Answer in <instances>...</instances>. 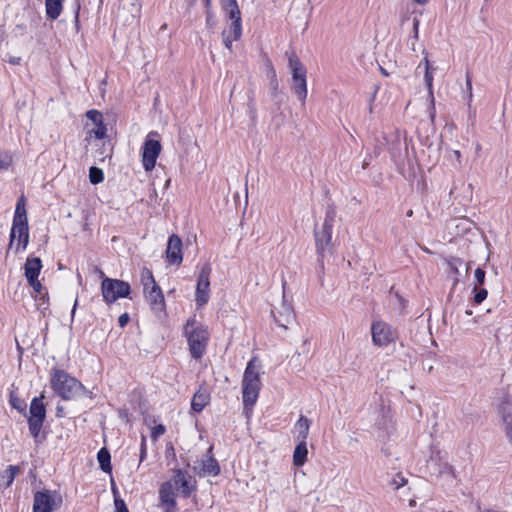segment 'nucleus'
I'll list each match as a JSON object with an SVG mask.
<instances>
[{
    "label": "nucleus",
    "instance_id": "f257e3e1",
    "mask_svg": "<svg viewBox=\"0 0 512 512\" xmlns=\"http://www.w3.org/2000/svg\"><path fill=\"white\" fill-rule=\"evenodd\" d=\"M175 490L184 498H189L196 490V481L188 473L181 469L174 470L171 480L162 483L159 489L161 507L165 512H177Z\"/></svg>",
    "mask_w": 512,
    "mask_h": 512
},
{
    "label": "nucleus",
    "instance_id": "f03ea898",
    "mask_svg": "<svg viewBox=\"0 0 512 512\" xmlns=\"http://www.w3.org/2000/svg\"><path fill=\"white\" fill-rule=\"evenodd\" d=\"M261 364L252 358L246 366L242 379V398L246 409H251L256 403L261 390Z\"/></svg>",
    "mask_w": 512,
    "mask_h": 512
},
{
    "label": "nucleus",
    "instance_id": "7ed1b4c3",
    "mask_svg": "<svg viewBox=\"0 0 512 512\" xmlns=\"http://www.w3.org/2000/svg\"><path fill=\"white\" fill-rule=\"evenodd\" d=\"M50 382L54 392L64 400L75 399L86 392L80 381L60 369L52 370Z\"/></svg>",
    "mask_w": 512,
    "mask_h": 512
},
{
    "label": "nucleus",
    "instance_id": "20e7f679",
    "mask_svg": "<svg viewBox=\"0 0 512 512\" xmlns=\"http://www.w3.org/2000/svg\"><path fill=\"white\" fill-rule=\"evenodd\" d=\"M183 333L187 338L191 356L200 359L206 352L209 341L207 327L198 323L195 318H190L183 327Z\"/></svg>",
    "mask_w": 512,
    "mask_h": 512
},
{
    "label": "nucleus",
    "instance_id": "39448f33",
    "mask_svg": "<svg viewBox=\"0 0 512 512\" xmlns=\"http://www.w3.org/2000/svg\"><path fill=\"white\" fill-rule=\"evenodd\" d=\"M143 294L146 302L154 313L160 314L165 310V299L160 286L156 283L152 271L143 267L140 273Z\"/></svg>",
    "mask_w": 512,
    "mask_h": 512
},
{
    "label": "nucleus",
    "instance_id": "423d86ee",
    "mask_svg": "<svg viewBox=\"0 0 512 512\" xmlns=\"http://www.w3.org/2000/svg\"><path fill=\"white\" fill-rule=\"evenodd\" d=\"M288 67L292 73L291 89L298 99L304 103L307 97V70L295 53L290 54L288 58Z\"/></svg>",
    "mask_w": 512,
    "mask_h": 512
},
{
    "label": "nucleus",
    "instance_id": "0eeeda50",
    "mask_svg": "<svg viewBox=\"0 0 512 512\" xmlns=\"http://www.w3.org/2000/svg\"><path fill=\"white\" fill-rule=\"evenodd\" d=\"M130 291V284L119 279L105 277L101 284L102 296L107 304H112L120 298L128 297Z\"/></svg>",
    "mask_w": 512,
    "mask_h": 512
},
{
    "label": "nucleus",
    "instance_id": "6e6552de",
    "mask_svg": "<svg viewBox=\"0 0 512 512\" xmlns=\"http://www.w3.org/2000/svg\"><path fill=\"white\" fill-rule=\"evenodd\" d=\"M63 503L62 495L56 490L37 491L33 499V512H53Z\"/></svg>",
    "mask_w": 512,
    "mask_h": 512
},
{
    "label": "nucleus",
    "instance_id": "1a4fd4ad",
    "mask_svg": "<svg viewBox=\"0 0 512 512\" xmlns=\"http://www.w3.org/2000/svg\"><path fill=\"white\" fill-rule=\"evenodd\" d=\"M372 342L378 347H386L394 343L398 338V333L390 324L378 320L371 325Z\"/></svg>",
    "mask_w": 512,
    "mask_h": 512
},
{
    "label": "nucleus",
    "instance_id": "9d476101",
    "mask_svg": "<svg viewBox=\"0 0 512 512\" xmlns=\"http://www.w3.org/2000/svg\"><path fill=\"white\" fill-rule=\"evenodd\" d=\"M43 399L44 396L40 395L39 397H35L30 404L28 424L29 431L35 439L38 438L46 417V409L43 404Z\"/></svg>",
    "mask_w": 512,
    "mask_h": 512
},
{
    "label": "nucleus",
    "instance_id": "9b49d317",
    "mask_svg": "<svg viewBox=\"0 0 512 512\" xmlns=\"http://www.w3.org/2000/svg\"><path fill=\"white\" fill-rule=\"evenodd\" d=\"M314 235L319 262L322 264L323 259L331 255L333 250L331 226H315Z\"/></svg>",
    "mask_w": 512,
    "mask_h": 512
},
{
    "label": "nucleus",
    "instance_id": "f8f14e48",
    "mask_svg": "<svg viewBox=\"0 0 512 512\" xmlns=\"http://www.w3.org/2000/svg\"><path fill=\"white\" fill-rule=\"evenodd\" d=\"M211 266L210 264H205L199 273L197 287H196V297L195 301L198 306L205 305L209 300V289H210V274H211Z\"/></svg>",
    "mask_w": 512,
    "mask_h": 512
},
{
    "label": "nucleus",
    "instance_id": "ddd939ff",
    "mask_svg": "<svg viewBox=\"0 0 512 512\" xmlns=\"http://www.w3.org/2000/svg\"><path fill=\"white\" fill-rule=\"evenodd\" d=\"M161 152V144L158 140L146 139L143 145L142 163L146 171H151Z\"/></svg>",
    "mask_w": 512,
    "mask_h": 512
},
{
    "label": "nucleus",
    "instance_id": "4468645a",
    "mask_svg": "<svg viewBox=\"0 0 512 512\" xmlns=\"http://www.w3.org/2000/svg\"><path fill=\"white\" fill-rule=\"evenodd\" d=\"M271 314L275 322L284 329H287L288 325L295 319V313L292 305L285 299L284 295L279 307H275L271 311Z\"/></svg>",
    "mask_w": 512,
    "mask_h": 512
},
{
    "label": "nucleus",
    "instance_id": "2eb2a0df",
    "mask_svg": "<svg viewBox=\"0 0 512 512\" xmlns=\"http://www.w3.org/2000/svg\"><path fill=\"white\" fill-rule=\"evenodd\" d=\"M29 242V226H12L10 232L9 249L15 252L24 251Z\"/></svg>",
    "mask_w": 512,
    "mask_h": 512
},
{
    "label": "nucleus",
    "instance_id": "dca6fc26",
    "mask_svg": "<svg viewBox=\"0 0 512 512\" xmlns=\"http://www.w3.org/2000/svg\"><path fill=\"white\" fill-rule=\"evenodd\" d=\"M166 258L170 264L175 265H180L183 260L182 240L175 234H172L168 239Z\"/></svg>",
    "mask_w": 512,
    "mask_h": 512
},
{
    "label": "nucleus",
    "instance_id": "f3484780",
    "mask_svg": "<svg viewBox=\"0 0 512 512\" xmlns=\"http://www.w3.org/2000/svg\"><path fill=\"white\" fill-rule=\"evenodd\" d=\"M86 117L90 120L94 127L88 129L90 137L94 136L96 139H103L106 136L107 128L103 122V115L97 110H89Z\"/></svg>",
    "mask_w": 512,
    "mask_h": 512
},
{
    "label": "nucleus",
    "instance_id": "a211bd4d",
    "mask_svg": "<svg viewBox=\"0 0 512 512\" xmlns=\"http://www.w3.org/2000/svg\"><path fill=\"white\" fill-rule=\"evenodd\" d=\"M212 447L209 448L208 453L201 460V469L199 474L217 476L220 473V466L218 461L210 455Z\"/></svg>",
    "mask_w": 512,
    "mask_h": 512
},
{
    "label": "nucleus",
    "instance_id": "6ab92c4d",
    "mask_svg": "<svg viewBox=\"0 0 512 512\" xmlns=\"http://www.w3.org/2000/svg\"><path fill=\"white\" fill-rule=\"evenodd\" d=\"M210 402V393L208 389L200 387L193 395L191 408L195 412H201Z\"/></svg>",
    "mask_w": 512,
    "mask_h": 512
},
{
    "label": "nucleus",
    "instance_id": "aec40b11",
    "mask_svg": "<svg viewBox=\"0 0 512 512\" xmlns=\"http://www.w3.org/2000/svg\"><path fill=\"white\" fill-rule=\"evenodd\" d=\"M233 6L234 8L229 10V18L232 20V23L227 34L233 36V39H239L242 33L241 13L238 5L233 4Z\"/></svg>",
    "mask_w": 512,
    "mask_h": 512
},
{
    "label": "nucleus",
    "instance_id": "412c9836",
    "mask_svg": "<svg viewBox=\"0 0 512 512\" xmlns=\"http://www.w3.org/2000/svg\"><path fill=\"white\" fill-rule=\"evenodd\" d=\"M42 268V263L40 258H28L24 269H25V277L28 282H33L39 276L40 270Z\"/></svg>",
    "mask_w": 512,
    "mask_h": 512
},
{
    "label": "nucleus",
    "instance_id": "4be33fe9",
    "mask_svg": "<svg viewBox=\"0 0 512 512\" xmlns=\"http://www.w3.org/2000/svg\"><path fill=\"white\" fill-rule=\"evenodd\" d=\"M308 449L306 441H299L293 452V464L301 467L307 461Z\"/></svg>",
    "mask_w": 512,
    "mask_h": 512
},
{
    "label": "nucleus",
    "instance_id": "5701e85b",
    "mask_svg": "<svg viewBox=\"0 0 512 512\" xmlns=\"http://www.w3.org/2000/svg\"><path fill=\"white\" fill-rule=\"evenodd\" d=\"M27 211H26V200L22 195L17 203L15 208V214L12 224H27Z\"/></svg>",
    "mask_w": 512,
    "mask_h": 512
},
{
    "label": "nucleus",
    "instance_id": "b1692460",
    "mask_svg": "<svg viewBox=\"0 0 512 512\" xmlns=\"http://www.w3.org/2000/svg\"><path fill=\"white\" fill-rule=\"evenodd\" d=\"M64 0H45L46 15L49 19H57L63 8Z\"/></svg>",
    "mask_w": 512,
    "mask_h": 512
},
{
    "label": "nucleus",
    "instance_id": "393cba45",
    "mask_svg": "<svg viewBox=\"0 0 512 512\" xmlns=\"http://www.w3.org/2000/svg\"><path fill=\"white\" fill-rule=\"evenodd\" d=\"M18 472V466L9 465L2 473H0V485L4 488H8L13 483Z\"/></svg>",
    "mask_w": 512,
    "mask_h": 512
},
{
    "label": "nucleus",
    "instance_id": "a878e982",
    "mask_svg": "<svg viewBox=\"0 0 512 512\" xmlns=\"http://www.w3.org/2000/svg\"><path fill=\"white\" fill-rule=\"evenodd\" d=\"M295 429L297 431V439L299 441H306L310 429V420L305 416H301L295 424Z\"/></svg>",
    "mask_w": 512,
    "mask_h": 512
},
{
    "label": "nucleus",
    "instance_id": "bb28decb",
    "mask_svg": "<svg viewBox=\"0 0 512 512\" xmlns=\"http://www.w3.org/2000/svg\"><path fill=\"white\" fill-rule=\"evenodd\" d=\"M97 459L100 465V468L106 472L110 473L112 470L111 463H110V453L106 448L100 449V451L97 454Z\"/></svg>",
    "mask_w": 512,
    "mask_h": 512
},
{
    "label": "nucleus",
    "instance_id": "cd10ccee",
    "mask_svg": "<svg viewBox=\"0 0 512 512\" xmlns=\"http://www.w3.org/2000/svg\"><path fill=\"white\" fill-rule=\"evenodd\" d=\"M89 180L92 184H99L104 180L102 169L92 166L89 169Z\"/></svg>",
    "mask_w": 512,
    "mask_h": 512
},
{
    "label": "nucleus",
    "instance_id": "c85d7f7f",
    "mask_svg": "<svg viewBox=\"0 0 512 512\" xmlns=\"http://www.w3.org/2000/svg\"><path fill=\"white\" fill-rule=\"evenodd\" d=\"M32 288L34 289V291L39 295V301L40 302V306H43L44 304H47V295L46 294H42V285L41 283L39 282L38 278L36 280H34L33 282H28Z\"/></svg>",
    "mask_w": 512,
    "mask_h": 512
},
{
    "label": "nucleus",
    "instance_id": "c756f323",
    "mask_svg": "<svg viewBox=\"0 0 512 512\" xmlns=\"http://www.w3.org/2000/svg\"><path fill=\"white\" fill-rule=\"evenodd\" d=\"M12 163V156L7 151L0 150V170H7Z\"/></svg>",
    "mask_w": 512,
    "mask_h": 512
},
{
    "label": "nucleus",
    "instance_id": "7c9ffc66",
    "mask_svg": "<svg viewBox=\"0 0 512 512\" xmlns=\"http://www.w3.org/2000/svg\"><path fill=\"white\" fill-rule=\"evenodd\" d=\"M504 430L509 441L512 442V415L506 414L502 418Z\"/></svg>",
    "mask_w": 512,
    "mask_h": 512
},
{
    "label": "nucleus",
    "instance_id": "2f4dec72",
    "mask_svg": "<svg viewBox=\"0 0 512 512\" xmlns=\"http://www.w3.org/2000/svg\"><path fill=\"white\" fill-rule=\"evenodd\" d=\"M474 301L476 304L482 303L488 295V292L485 288H479L477 285L474 287Z\"/></svg>",
    "mask_w": 512,
    "mask_h": 512
},
{
    "label": "nucleus",
    "instance_id": "473e14b6",
    "mask_svg": "<svg viewBox=\"0 0 512 512\" xmlns=\"http://www.w3.org/2000/svg\"><path fill=\"white\" fill-rule=\"evenodd\" d=\"M424 80L428 88L429 95L433 97V75L430 69L427 68L425 71Z\"/></svg>",
    "mask_w": 512,
    "mask_h": 512
},
{
    "label": "nucleus",
    "instance_id": "72a5a7b5",
    "mask_svg": "<svg viewBox=\"0 0 512 512\" xmlns=\"http://www.w3.org/2000/svg\"><path fill=\"white\" fill-rule=\"evenodd\" d=\"M115 512H129L123 499L115 497L114 499Z\"/></svg>",
    "mask_w": 512,
    "mask_h": 512
},
{
    "label": "nucleus",
    "instance_id": "f704fd0d",
    "mask_svg": "<svg viewBox=\"0 0 512 512\" xmlns=\"http://www.w3.org/2000/svg\"><path fill=\"white\" fill-rule=\"evenodd\" d=\"M476 285L482 286L485 281V271L482 268H477L474 273Z\"/></svg>",
    "mask_w": 512,
    "mask_h": 512
},
{
    "label": "nucleus",
    "instance_id": "c9c22d12",
    "mask_svg": "<svg viewBox=\"0 0 512 512\" xmlns=\"http://www.w3.org/2000/svg\"><path fill=\"white\" fill-rule=\"evenodd\" d=\"M164 433H165V427L162 424H159L152 429L151 437L153 439H157L159 436L163 435Z\"/></svg>",
    "mask_w": 512,
    "mask_h": 512
},
{
    "label": "nucleus",
    "instance_id": "e433bc0d",
    "mask_svg": "<svg viewBox=\"0 0 512 512\" xmlns=\"http://www.w3.org/2000/svg\"><path fill=\"white\" fill-rule=\"evenodd\" d=\"M222 36H223L224 45L228 49H231L232 43L234 41L238 40V39H233V36H231L230 34H227V31H223Z\"/></svg>",
    "mask_w": 512,
    "mask_h": 512
},
{
    "label": "nucleus",
    "instance_id": "4c0bfd02",
    "mask_svg": "<svg viewBox=\"0 0 512 512\" xmlns=\"http://www.w3.org/2000/svg\"><path fill=\"white\" fill-rule=\"evenodd\" d=\"M146 457V438L142 437L141 440V449H140V462H142Z\"/></svg>",
    "mask_w": 512,
    "mask_h": 512
},
{
    "label": "nucleus",
    "instance_id": "58836bf2",
    "mask_svg": "<svg viewBox=\"0 0 512 512\" xmlns=\"http://www.w3.org/2000/svg\"><path fill=\"white\" fill-rule=\"evenodd\" d=\"M221 1H222V5H223L224 9L227 10L228 12L230 9L234 8L233 3H234V5H238L236 0H221Z\"/></svg>",
    "mask_w": 512,
    "mask_h": 512
},
{
    "label": "nucleus",
    "instance_id": "ea45409f",
    "mask_svg": "<svg viewBox=\"0 0 512 512\" xmlns=\"http://www.w3.org/2000/svg\"><path fill=\"white\" fill-rule=\"evenodd\" d=\"M128 321H129V316L127 313L120 315L118 318V322L121 327H124L128 323Z\"/></svg>",
    "mask_w": 512,
    "mask_h": 512
},
{
    "label": "nucleus",
    "instance_id": "a19ab883",
    "mask_svg": "<svg viewBox=\"0 0 512 512\" xmlns=\"http://www.w3.org/2000/svg\"><path fill=\"white\" fill-rule=\"evenodd\" d=\"M466 86L469 91V99L472 98V81L469 74L466 75Z\"/></svg>",
    "mask_w": 512,
    "mask_h": 512
},
{
    "label": "nucleus",
    "instance_id": "79ce46f5",
    "mask_svg": "<svg viewBox=\"0 0 512 512\" xmlns=\"http://www.w3.org/2000/svg\"><path fill=\"white\" fill-rule=\"evenodd\" d=\"M397 477L400 480L397 481L396 479H394V484L396 485V488L398 489L399 487L403 486L406 483V480L404 479V477H402L400 475H397Z\"/></svg>",
    "mask_w": 512,
    "mask_h": 512
},
{
    "label": "nucleus",
    "instance_id": "37998d69",
    "mask_svg": "<svg viewBox=\"0 0 512 512\" xmlns=\"http://www.w3.org/2000/svg\"><path fill=\"white\" fill-rule=\"evenodd\" d=\"M418 26H419V20L417 18H414L413 19V30H414V33H415V38L418 37Z\"/></svg>",
    "mask_w": 512,
    "mask_h": 512
},
{
    "label": "nucleus",
    "instance_id": "c03bdc74",
    "mask_svg": "<svg viewBox=\"0 0 512 512\" xmlns=\"http://www.w3.org/2000/svg\"><path fill=\"white\" fill-rule=\"evenodd\" d=\"M272 96L273 97H276V95L278 94V83L276 81L272 82V92H271Z\"/></svg>",
    "mask_w": 512,
    "mask_h": 512
},
{
    "label": "nucleus",
    "instance_id": "a18cd8bd",
    "mask_svg": "<svg viewBox=\"0 0 512 512\" xmlns=\"http://www.w3.org/2000/svg\"><path fill=\"white\" fill-rule=\"evenodd\" d=\"M206 15H207V17H206L207 24L208 25H212L213 15H212V13L210 12L209 9H207Z\"/></svg>",
    "mask_w": 512,
    "mask_h": 512
},
{
    "label": "nucleus",
    "instance_id": "49530a36",
    "mask_svg": "<svg viewBox=\"0 0 512 512\" xmlns=\"http://www.w3.org/2000/svg\"><path fill=\"white\" fill-rule=\"evenodd\" d=\"M422 63L425 66V71H427V68L431 69L430 68V63H429V60H428L427 56L424 57L423 61L419 64V67L422 65Z\"/></svg>",
    "mask_w": 512,
    "mask_h": 512
},
{
    "label": "nucleus",
    "instance_id": "de8ad7c7",
    "mask_svg": "<svg viewBox=\"0 0 512 512\" xmlns=\"http://www.w3.org/2000/svg\"><path fill=\"white\" fill-rule=\"evenodd\" d=\"M449 266H450V269L451 271L454 273V274H458V268L457 266L453 263V262H449Z\"/></svg>",
    "mask_w": 512,
    "mask_h": 512
},
{
    "label": "nucleus",
    "instance_id": "09e8293b",
    "mask_svg": "<svg viewBox=\"0 0 512 512\" xmlns=\"http://www.w3.org/2000/svg\"><path fill=\"white\" fill-rule=\"evenodd\" d=\"M79 10H80V3L77 2L76 10H75V20H76V22H78Z\"/></svg>",
    "mask_w": 512,
    "mask_h": 512
},
{
    "label": "nucleus",
    "instance_id": "8fccbe9b",
    "mask_svg": "<svg viewBox=\"0 0 512 512\" xmlns=\"http://www.w3.org/2000/svg\"><path fill=\"white\" fill-rule=\"evenodd\" d=\"M77 304H78V300L76 299V300H75V302H74V305H73L72 312H71L72 318L74 317V314H75V311H76Z\"/></svg>",
    "mask_w": 512,
    "mask_h": 512
},
{
    "label": "nucleus",
    "instance_id": "3c124183",
    "mask_svg": "<svg viewBox=\"0 0 512 512\" xmlns=\"http://www.w3.org/2000/svg\"><path fill=\"white\" fill-rule=\"evenodd\" d=\"M413 1L419 5H425L428 3L429 0H413Z\"/></svg>",
    "mask_w": 512,
    "mask_h": 512
},
{
    "label": "nucleus",
    "instance_id": "603ef678",
    "mask_svg": "<svg viewBox=\"0 0 512 512\" xmlns=\"http://www.w3.org/2000/svg\"><path fill=\"white\" fill-rule=\"evenodd\" d=\"M19 61H20V58H13V59H11V60H10V62H11L12 64H18V63H19Z\"/></svg>",
    "mask_w": 512,
    "mask_h": 512
},
{
    "label": "nucleus",
    "instance_id": "864d4df0",
    "mask_svg": "<svg viewBox=\"0 0 512 512\" xmlns=\"http://www.w3.org/2000/svg\"><path fill=\"white\" fill-rule=\"evenodd\" d=\"M205 6L208 9L211 5V0H204Z\"/></svg>",
    "mask_w": 512,
    "mask_h": 512
},
{
    "label": "nucleus",
    "instance_id": "5fc2aeb1",
    "mask_svg": "<svg viewBox=\"0 0 512 512\" xmlns=\"http://www.w3.org/2000/svg\"><path fill=\"white\" fill-rule=\"evenodd\" d=\"M445 468H446L447 470H449V471H452V470H453L452 466H450V465H448V464H445Z\"/></svg>",
    "mask_w": 512,
    "mask_h": 512
},
{
    "label": "nucleus",
    "instance_id": "6e6d98bb",
    "mask_svg": "<svg viewBox=\"0 0 512 512\" xmlns=\"http://www.w3.org/2000/svg\"><path fill=\"white\" fill-rule=\"evenodd\" d=\"M380 69H381V72L383 75L388 76V73L386 72V70L384 68L381 67Z\"/></svg>",
    "mask_w": 512,
    "mask_h": 512
},
{
    "label": "nucleus",
    "instance_id": "4d7b16f0",
    "mask_svg": "<svg viewBox=\"0 0 512 512\" xmlns=\"http://www.w3.org/2000/svg\"><path fill=\"white\" fill-rule=\"evenodd\" d=\"M466 314L471 315V314H472V312H471L470 310H467V311H466Z\"/></svg>",
    "mask_w": 512,
    "mask_h": 512
}]
</instances>
